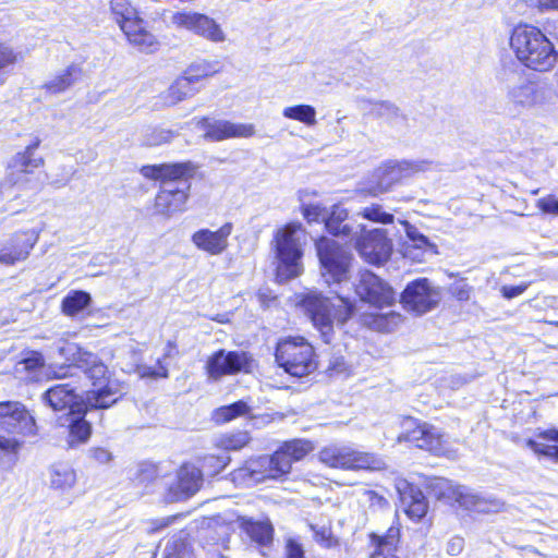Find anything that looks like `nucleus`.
Returning <instances> with one entry per match:
<instances>
[{"mask_svg":"<svg viewBox=\"0 0 558 558\" xmlns=\"http://www.w3.org/2000/svg\"><path fill=\"white\" fill-rule=\"evenodd\" d=\"M138 171L144 179L160 183L151 201L154 216L170 219L187 210L191 198L190 181L198 171L195 162L185 160L143 165Z\"/></svg>","mask_w":558,"mask_h":558,"instance_id":"nucleus-1","label":"nucleus"},{"mask_svg":"<svg viewBox=\"0 0 558 558\" xmlns=\"http://www.w3.org/2000/svg\"><path fill=\"white\" fill-rule=\"evenodd\" d=\"M75 365L82 368L90 388L85 391L81 403L90 411L107 410L123 399V383L117 379L109 367L94 353L78 349L74 355Z\"/></svg>","mask_w":558,"mask_h":558,"instance_id":"nucleus-2","label":"nucleus"},{"mask_svg":"<svg viewBox=\"0 0 558 558\" xmlns=\"http://www.w3.org/2000/svg\"><path fill=\"white\" fill-rule=\"evenodd\" d=\"M510 48L518 62L534 72H549L558 62L554 43L537 26L519 23L509 38Z\"/></svg>","mask_w":558,"mask_h":558,"instance_id":"nucleus-3","label":"nucleus"},{"mask_svg":"<svg viewBox=\"0 0 558 558\" xmlns=\"http://www.w3.org/2000/svg\"><path fill=\"white\" fill-rule=\"evenodd\" d=\"M274 361L278 368L296 379L313 375L319 366L314 345L302 335L278 338L274 347Z\"/></svg>","mask_w":558,"mask_h":558,"instance_id":"nucleus-4","label":"nucleus"},{"mask_svg":"<svg viewBox=\"0 0 558 558\" xmlns=\"http://www.w3.org/2000/svg\"><path fill=\"white\" fill-rule=\"evenodd\" d=\"M109 13L129 45L146 53L158 50V37L131 0H109Z\"/></svg>","mask_w":558,"mask_h":558,"instance_id":"nucleus-5","label":"nucleus"},{"mask_svg":"<svg viewBox=\"0 0 558 558\" xmlns=\"http://www.w3.org/2000/svg\"><path fill=\"white\" fill-rule=\"evenodd\" d=\"M339 304L331 311L328 298L319 293H307L300 300V306L319 331L325 343H330L335 333L333 320L347 323L354 313V304L343 296H338Z\"/></svg>","mask_w":558,"mask_h":558,"instance_id":"nucleus-6","label":"nucleus"},{"mask_svg":"<svg viewBox=\"0 0 558 558\" xmlns=\"http://www.w3.org/2000/svg\"><path fill=\"white\" fill-rule=\"evenodd\" d=\"M304 233L300 221H290L278 228L271 240V247L277 259V275L283 279H293L301 275L303 248L298 233Z\"/></svg>","mask_w":558,"mask_h":558,"instance_id":"nucleus-7","label":"nucleus"},{"mask_svg":"<svg viewBox=\"0 0 558 558\" xmlns=\"http://www.w3.org/2000/svg\"><path fill=\"white\" fill-rule=\"evenodd\" d=\"M314 245L323 277L332 283L348 280L353 262L350 250L325 235H319Z\"/></svg>","mask_w":558,"mask_h":558,"instance_id":"nucleus-8","label":"nucleus"},{"mask_svg":"<svg viewBox=\"0 0 558 558\" xmlns=\"http://www.w3.org/2000/svg\"><path fill=\"white\" fill-rule=\"evenodd\" d=\"M418 167L410 160H388L381 163L374 178L357 190L360 197H378L410 178Z\"/></svg>","mask_w":558,"mask_h":558,"instance_id":"nucleus-9","label":"nucleus"},{"mask_svg":"<svg viewBox=\"0 0 558 558\" xmlns=\"http://www.w3.org/2000/svg\"><path fill=\"white\" fill-rule=\"evenodd\" d=\"M254 363L253 354L248 351L218 349L208 355L204 372L209 379L217 381L226 376L248 374Z\"/></svg>","mask_w":558,"mask_h":558,"instance_id":"nucleus-10","label":"nucleus"},{"mask_svg":"<svg viewBox=\"0 0 558 558\" xmlns=\"http://www.w3.org/2000/svg\"><path fill=\"white\" fill-rule=\"evenodd\" d=\"M439 291L432 287L427 278L410 281L400 294L403 308L415 315H423L434 310L439 303Z\"/></svg>","mask_w":558,"mask_h":558,"instance_id":"nucleus-11","label":"nucleus"},{"mask_svg":"<svg viewBox=\"0 0 558 558\" xmlns=\"http://www.w3.org/2000/svg\"><path fill=\"white\" fill-rule=\"evenodd\" d=\"M354 247L366 263L376 266L385 264L392 253L391 240L381 229L361 232L355 239Z\"/></svg>","mask_w":558,"mask_h":558,"instance_id":"nucleus-12","label":"nucleus"},{"mask_svg":"<svg viewBox=\"0 0 558 558\" xmlns=\"http://www.w3.org/2000/svg\"><path fill=\"white\" fill-rule=\"evenodd\" d=\"M0 427L9 434L20 437L37 434L34 416L20 401H0Z\"/></svg>","mask_w":558,"mask_h":558,"instance_id":"nucleus-13","label":"nucleus"},{"mask_svg":"<svg viewBox=\"0 0 558 558\" xmlns=\"http://www.w3.org/2000/svg\"><path fill=\"white\" fill-rule=\"evenodd\" d=\"M40 144L41 140L36 136L23 150L13 156L8 166L9 177L13 184L28 182L31 175L44 168L45 158L36 153Z\"/></svg>","mask_w":558,"mask_h":558,"instance_id":"nucleus-14","label":"nucleus"},{"mask_svg":"<svg viewBox=\"0 0 558 558\" xmlns=\"http://www.w3.org/2000/svg\"><path fill=\"white\" fill-rule=\"evenodd\" d=\"M356 293L362 301L378 308L389 307L396 303L395 290L369 270L360 274Z\"/></svg>","mask_w":558,"mask_h":558,"instance_id":"nucleus-15","label":"nucleus"},{"mask_svg":"<svg viewBox=\"0 0 558 558\" xmlns=\"http://www.w3.org/2000/svg\"><path fill=\"white\" fill-rule=\"evenodd\" d=\"M398 499L405 517L414 522H422L429 512L428 499L415 483L400 478L396 483Z\"/></svg>","mask_w":558,"mask_h":558,"instance_id":"nucleus-16","label":"nucleus"},{"mask_svg":"<svg viewBox=\"0 0 558 558\" xmlns=\"http://www.w3.org/2000/svg\"><path fill=\"white\" fill-rule=\"evenodd\" d=\"M171 21L178 28L190 31L209 41L225 40V33L220 25L204 13L179 11L173 13Z\"/></svg>","mask_w":558,"mask_h":558,"instance_id":"nucleus-17","label":"nucleus"},{"mask_svg":"<svg viewBox=\"0 0 558 558\" xmlns=\"http://www.w3.org/2000/svg\"><path fill=\"white\" fill-rule=\"evenodd\" d=\"M204 131V137L211 142H222L229 138H248L255 135L252 123H232L228 120H214L203 117L198 122Z\"/></svg>","mask_w":558,"mask_h":558,"instance_id":"nucleus-18","label":"nucleus"},{"mask_svg":"<svg viewBox=\"0 0 558 558\" xmlns=\"http://www.w3.org/2000/svg\"><path fill=\"white\" fill-rule=\"evenodd\" d=\"M232 231V222H226L215 231L208 228H202L191 235V241L197 250L208 255L217 256L228 250L229 238Z\"/></svg>","mask_w":558,"mask_h":558,"instance_id":"nucleus-19","label":"nucleus"},{"mask_svg":"<svg viewBox=\"0 0 558 558\" xmlns=\"http://www.w3.org/2000/svg\"><path fill=\"white\" fill-rule=\"evenodd\" d=\"M90 412L82 403H77L75 408L71 409L63 417L66 424H61L66 429V442L69 447H77L86 444L92 434L93 426L86 420L87 413Z\"/></svg>","mask_w":558,"mask_h":558,"instance_id":"nucleus-20","label":"nucleus"},{"mask_svg":"<svg viewBox=\"0 0 558 558\" xmlns=\"http://www.w3.org/2000/svg\"><path fill=\"white\" fill-rule=\"evenodd\" d=\"M204 484V474L192 462L182 463L175 474L170 492L177 499H187L195 495Z\"/></svg>","mask_w":558,"mask_h":558,"instance_id":"nucleus-21","label":"nucleus"},{"mask_svg":"<svg viewBox=\"0 0 558 558\" xmlns=\"http://www.w3.org/2000/svg\"><path fill=\"white\" fill-rule=\"evenodd\" d=\"M367 537L373 548L368 558H399L397 551L401 542V524L398 518L384 534L371 532Z\"/></svg>","mask_w":558,"mask_h":558,"instance_id":"nucleus-22","label":"nucleus"},{"mask_svg":"<svg viewBox=\"0 0 558 558\" xmlns=\"http://www.w3.org/2000/svg\"><path fill=\"white\" fill-rule=\"evenodd\" d=\"M78 393L70 384H56L49 387L41 396V400L54 412L69 411L76 407Z\"/></svg>","mask_w":558,"mask_h":558,"instance_id":"nucleus-23","label":"nucleus"},{"mask_svg":"<svg viewBox=\"0 0 558 558\" xmlns=\"http://www.w3.org/2000/svg\"><path fill=\"white\" fill-rule=\"evenodd\" d=\"M236 523L251 542L258 546L266 547L272 543L274 526L268 519L255 520L253 518L239 515Z\"/></svg>","mask_w":558,"mask_h":558,"instance_id":"nucleus-24","label":"nucleus"},{"mask_svg":"<svg viewBox=\"0 0 558 558\" xmlns=\"http://www.w3.org/2000/svg\"><path fill=\"white\" fill-rule=\"evenodd\" d=\"M423 427L424 432L417 449L426 451L435 457H447L451 450L450 441L446 433L441 432L428 422H426Z\"/></svg>","mask_w":558,"mask_h":558,"instance_id":"nucleus-25","label":"nucleus"},{"mask_svg":"<svg viewBox=\"0 0 558 558\" xmlns=\"http://www.w3.org/2000/svg\"><path fill=\"white\" fill-rule=\"evenodd\" d=\"M536 456L546 457L554 462H558V429L547 428L538 430L535 438H529L525 441Z\"/></svg>","mask_w":558,"mask_h":558,"instance_id":"nucleus-26","label":"nucleus"},{"mask_svg":"<svg viewBox=\"0 0 558 558\" xmlns=\"http://www.w3.org/2000/svg\"><path fill=\"white\" fill-rule=\"evenodd\" d=\"M34 246V241L26 232L15 233L11 241L0 250V262L15 264L25 259Z\"/></svg>","mask_w":558,"mask_h":558,"instance_id":"nucleus-27","label":"nucleus"},{"mask_svg":"<svg viewBox=\"0 0 558 558\" xmlns=\"http://www.w3.org/2000/svg\"><path fill=\"white\" fill-rule=\"evenodd\" d=\"M426 422L411 415H403L400 418V430L396 441L405 444L410 448L417 449L421 437L423 436Z\"/></svg>","mask_w":558,"mask_h":558,"instance_id":"nucleus-28","label":"nucleus"},{"mask_svg":"<svg viewBox=\"0 0 558 558\" xmlns=\"http://www.w3.org/2000/svg\"><path fill=\"white\" fill-rule=\"evenodd\" d=\"M345 470L377 471L383 469V460L375 453L347 447Z\"/></svg>","mask_w":558,"mask_h":558,"instance_id":"nucleus-29","label":"nucleus"},{"mask_svg":"<svg viewBox=\"0 0 558 558\" xmlns=\"http://www.w3.org/2000/svg\"><path fill=\"white\" fill-rule=\"evenodd\" d=\"M82 68L77 64L68 65L61 73L44 84L47 94L57 95L66 92L82 76Z\"/></svg>","mask_w":558,"mask_h":558,"instance_id":"nucleus-30","label":"nucleus"},{"mask_svg":"<svg viewBox=\"0 0 558 558\" xmlns=\"http://www.w3.org/2000/svg\"><path fill=\"white\" fill-rule=\"evenodd\" d=\"M349 213L339 204H335L327 216H325V229L333 236H349L352 228L344 223Z\"/></svg>","mask_w":558,"mask_h":558,"instance_id":"nucleus-31","label":"nucleus"},{"mask_svg":"<svg viewBox=\"0 0 558 558\" xmlns=\"http://www.w3.org/2000/svg\"><path fill=\"white\" fill-rule=\"evenodd\" d=\"M92 303V296L84 290H71L62 299L60 308L61 313L69 317L77 316Z\"/></svg>","mask_w":558,"mask_h":558,"instance_id":"nucleus-32","label":"nucleus"},{"mask_svg":"<svg viewBox=\"0 0 558 558\" xmlns=\"http://www.w3.org/2000/svg\"><path fill=\"white\" fill-rule=\"evenodd\" d=\"M251 407L244 400H238L233 403L221 405L213 411L211 420L217 425L227 424L235 418L247 415Z\"/></svg>","mask_w":558,"mask_h":558,"instance_id":"nucleus-33","label":"nucleus"},{"mask_svg":"<svg viewBox=\"0 0 558 558\" xmlns=\"http://www.w3.org/2000/svg\"><path fill=\"white\" fill-rule=\"evenodd\" d=\"M281 449L288 460H291V464L302 461L314 450L313 441L302 438H293L280 444Z\"/></svg>","mask_w":558,"mask_h":558,"instance_id":"nucleus-34","label":"nucleus"},{"mask_svg":"<svg viewBox=\"0 0 558 558\" xmlns=\"http://www.w3.org/2000/svg\"><path fill=\"white\" fill-rule=\"evenodd\" d=\"M283 454V449L280 446L270 454L266 469L267 477L277 480L287 476L291 472V460H288Z\"/></svg>","mask_w":558,"mask_h":558,"instance_id":"nucleus-35","label":"nucleus"},{"mask_svg":"<svg viewBox=\"0 0 558 558\" xmlns=\"http://www.w3.org/2000/svg\"><path fill=\"white\" fill-rule=\"evenodd\" d=\"M347 447L326 446L318 452V461L330 469L345 470Z\"/></svg>","mask_w":558,"mask_h":558,"instance_id":"nucleus-36","label":"nucleus"},{"mask_svg":"<svg viewBox=\"0 0 558 558\" xmlns=\"http://www.w3.org/2000/svg\"><path fill=\"white\" fill-rule=\"evenodd\" d=\"M218 71L217 62L201 60L190 64L183 75L194 85L204 78L214 76Z\"/></svg>","mask_w":558,"mask_h":558,"instance_id":"nucleus-37","label":"nucleus"},{"mask_svg":"<svg viewBox=\"0 0 558 558\" xmlns=\"http://www.w3.org/2000/svg\"><path fill=\"white\" fill-rule=\"evenodd\" d=\"M17 365L21 366V372L31 377H35L45 367L46 359L40 351L25 350Z\"/></svg>","mask_w":558,"mask_h":558,"instance_id":"nucleus-38","label":"nucleus"},{"mask_svg":"<svg viewBox=\"0 0 558 558\" xmlns=\"http://www.w3.org/2000/svg\"><path fill=\"white\" fill-rule=\"evenodd\" d=\"M232 532L233 527L231 522H215L208 525L206 537L213 545H220L222 548L227 549Z\"/></svg>","mask_w":558,"mask_h":558,"instance_id":"nucleus-39","label":"nucleus"},{"mask_svg":"<svg viewBox=\"0 0 558 558\" xmlns=\"http://www.w3.org/2000/svg\"><path fill=\"white\" fill-rule=\"evenodd\" d=\"M282 114L287 119L295 120L305 125L313 126L316 124V110L311 105H294L286 107Z\"/></svg>","mask_w":558,"mask_h":558,"instance_id":"nucleus-40","label":"nucleus"},{"mask_svg":"<svg viewBox=\"0 0 558 558\" xmlns=\"http://www.w3.org/2000/svg\"><path fill=\"white\" fill-rule=\"evenodd\" d=\"M251 441L247 430H234L222 434L218 439L220 448L227 451H238L246 447Z\"/></svg>","mask_w":558,"mask_h":558,"instance_id":"nucleus-41","label":"nucleus"},{"mask_svg":"<svg viewBox=\"0 0 558 558\" xmlns=\"http://www.w3.org/2000/svg\"><path fill=\"white\" fill-rule=\"evenodd\" d=\"M402 315L397 312L386 314H374L368 320V325L379 332H390L402 323Z\"/></svg>","mask_w":558,"mask_h":558,"instance_id":"nucleus-42","label":"nucleus"},{"mask_svg":"<svg viewBox=\"0 0 558 558\" xmlns=\"http://www.w3.org/2000/svg\"><path fill=\"white\" fill-rule=\"evenodd\" d=\"M195 92L194 85L182 74L170 85L168 96L172 102H179L191 97Z\"/></svg>","mask_w":558,"mask_h":558,"instance_id":"nucleus-43","label":"nucleus"},{"mask_svg":"<svg viewBox=\"0 0 558 558\" xmlns=\"http://www.w3.org/2000/svg\"><path fill=\"white\" fill-rule=\"evenodd\" d=\"M360 216L368 221L383 225H391L395 221L393 215L385 211L379 204H372L364 207L360 211Z\"/></svg>","mask_w":558,"mask_h":558,"instance_id":"nucleus-44","label":"nucleus"},{"mask_svg":"<svg viewBox=\"0 0 558 558\" xmlns=\"http://www.w3.org/2000/svg\"><path fill=\"white\" fill-rule=\"evenodd\" d=\"M300 211L307 223L320 222L327 214L326 207L322 204H302Z\"/></svg>","mask_w":558,"mask_h":558,"instance_id":"nucleus-45","label":"nucleus"},{"mask_svg":"<svg viewBox=\"0 0 558 558\" xmlns=\"http://www.w3.org/2000/svg\"><path fill=\"white\" fill-rule=\"evenodd\" d=\"M50 482L54 488H70L75 483V473L70 469L54 470L51 474Z\"/></svg>","mask_w":558,"mask_h":558,"instance_id":"nucleus-46","label":"nucleus"},{"mask_svg":"<svg viewBox=\"0 0 558 558\" xmlns=\"http://www.w3.org/2000/svg\"><path fill=\"white\" fill-rule=\"evenodd\" d=\"M175 137V132L167 129H154L147 136V146H160L170 143Z\"/></svg>","mask_w":558,"mask_h":558,"instance_id":"nucleus-47","label":"nucleus"},{"mask_svg":"<svg viewBox=\"0 0 558 558\" xmlns=\"http://www.w3.org/2000/svg\"><path fill=\"white\" fill-rule=\"evenodd\" d=\"M363 496L367 506L372 510L386 509L389 506V501L386 496L376 489H365Z\"/></svg>","mask_w":558,"mask_h":558,"instance_id":"nucleus-48","label":"nucleus"},{"mask_svg":"<svg viewBox=\"0 0 558 558\" xmlns=\"http://www.w3.org/2000/svg\"><path fill=\"white\" fill-rule=\"evenodd\" d=\"M138 372L141 378L148 379L167 378L169 375L168 368L161 364L160 361H158L155 366H145L142 367Z\"/></svg>","mask_w":558,"mask_h":558,"instance_id":"nucleus-49","label":"nucleus"},{"mask_svg":"<svg viewBox=\"0 0 558 558\" xmlns=\"http://www.w3.org/2000/svg\"><path fill=\"white\" fill-rule=\"evenodd\" d=\"M22 447V441L13 436L0 435V453L10 456L16 454Z\"/></svg>","mask_w":558,"mask_h":558,"instance_id":"nucleus-50","label":"nucleus"},{"mask_svg":"<svg viewBox=\"0 0 558 558\" xmlns=\"http://www.w3.org/2000/svg\"><path fill=\"white\" fill-rule=\"evenodd\" d=\"M537 208L543 214L558 216V198L554 195H546L536 202Z\"/></svg>","mask_w":558,"mask_h":558,"instance_id":"nucleus-51","label":"nucleus"},{"mask_svg":"<svg viewBox=\"0 0 558 558\" xmlns=\"http://www.w3.org/2000/svg\"><path fill=\"white\" fill-rule=\"evenodd\" d=\"M433 489L435 490L434 496L437 500H448L453 498L454 490L451 484L447 481L438 482Z\"/></svg>","mask_w":558,"mask_h":558,"instance_id":"nucleus-52","label":"nucleus"},{"mask_svg":"<svg viewBox=\"0 0 558 558\" xmlns=\"http://www.w3.org/2000/svg\"><path fill=\"white\" fill-rule=\"evenodd\" d=\"M180 514H173L161 519H153L149 521L148 533L155 534L168 526H170L174 521L180 518Z\"/></svg>","mask_w":558,"mask_h":558,"instance_id":"nucleus-53","label":"nucleus"},{"mask_svg":"<svg viewBox=\"0 0 558 558\" xmlns=\"http://www.w3.org/2000/svg\"><path fill=\"white\" fill-rule=\"evenodd\" d=\"M327 373L330 376L340 375V374L348 375L350 373V366L343 357H336L333 361H331L328 364Z\"/></svg>","mask_w":558,"mask_h":558,"instance_id":"nucleus-54","label":"nucleus"},{"mask_svg":"<svg viewBox=\"0 0 558 558\" xmlns=\"http://www.w3.org/2000/svg\"><path fill=\"white\" fill-rule=\"evenodd\" d=\"M16 54L10 47L0 43V71L16 62Z\"/></svg>","mask_w":558,"mask_h":558,"instance_id":"nucleus-55","label":"nucleus"},{"mask_svg":"<svg viewBox=\"0 0 558 558\" xmlns=\"http://www.w3.org/2000/svg\"><path fill=\"white\" fill-rule=\"evenodd\" d=\"M73 374V365L71 364H62L51 369L48 378L49 379H65L72 377Z\"/></svg>","mask_w":558,"mask_h":558,"instance_id":"nucleus-56","label":"nucleus"},{"mask_svg":"<svg viewBox=\"0 0 558 558\" xmlns=\"http://www.w3.org/2000/svg\"><path fill=\"white\" fill-rule=\"evenodd\" d=\"M284 558H305L302 545L294 539H289L286 544Z\"/></svg>","mask_w":558,"mask_h":558,"instance_id":"nucleus-57","label":"nucleus"},{"mask_svg":"<svg viewBox=\"0 0 558 558\" xmlns=\"http://www.w3.org/2000/svg\"><path fill=\"white\" fill-rule=\"evenodd\" d=\"M526 289L527 283H521L518 286H502L500 293L505 299L510 300L521 295Z\"/></svg>","mask_w":558,"mask_h":558,"instance_id":"nucleus-58","label":"nucleus"},{"mask_svg":"<svg viewBox=\"0 0 558 558\" xmlns=\"http://www.w3.org/2000/svg\"><path fill=\"white\" fill-rule=\"evenodd\" d=\"M314 539L325 547H330L336 544V539H333L330 532L324 527L314 530Z\"/></svg>","mask_w":558,"mask_h":558,"instance_id":"nucleus-59","label":"nucleus"},{"mask_svg":"<svg viewBox=\"0 0 558 558\" xmlns=\"http://www.w3.org/2000/svg\"><path fill=\"white\" fill-rule=\"evenodd\" d=\"M92 458L98 462H107L111 459V454L107 449L96 447L90 450Z\"/></svg>","mask_w":558,"mask_h":558,"instance_id":"nucleus-60","label":"nucleus"},{"mask_svg":"<svg viewBox=\"0 0 558 558\" xmlns=\"http://www.w3.org/2000/svg\"><path fill=\"white\" fill-rule=\"evenodd\" d=\"M541 11H558V0H537Z\"/></svg>","mask_w":558,"mask_h":558,"instance_id":"nucleus-61","label":"nucleus"},{"mask_svg":"<svg viewBox=\"0 0 558 558\" xmlns=\"http://www.w3.org/2000/svg\"><path fill=\"white\" fill-rule=\"evenodd\" d=\"M179 355V347L175 340H168L165 349V357H174Z\"/></svg>","mask_w":558,"mask_h":558,"instance_id":"nucleus-62","label":"nucleus"},{"mask_svg":"<svg viewBox=\"0 0 558 558\" xmlns=\"http://www.w3.org/2000/svg\"><path fill=\"white\" fill-rule=\"evenodd\" d=\"M257 296L258 300L264 304H267L269 301H275L277 299L275 295H269L266 292H258Z\"/></svg>","mask_w":558,"mask_h":558,"instance_id":"nucleus-63","label":"nucleus"},{"mask_svg":"<svg viewBox=\"0 0 558 558\" xmlns=\"http://www.w3.org/2000/svg\"><path fill=\"white\" fill-rule=\"evenodd\" d=\"M468 296H469V295H468V292H466V291L461 290V291H459V292H458V298H459L460 300L468 299Z\"/></svg>","mask_w":558,"mask_h":558,"instance_id":"nucleus-64","label":"nucleus"}]
</instances>
